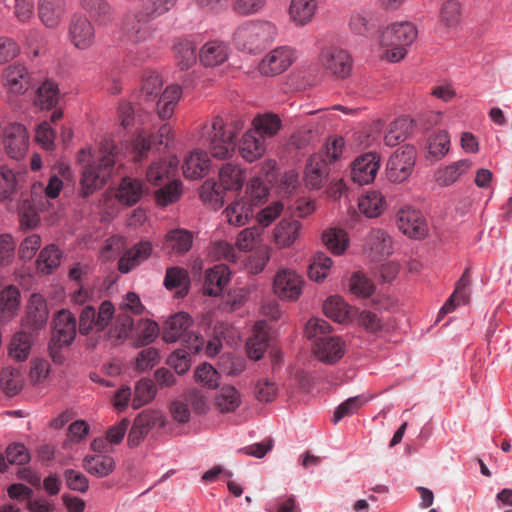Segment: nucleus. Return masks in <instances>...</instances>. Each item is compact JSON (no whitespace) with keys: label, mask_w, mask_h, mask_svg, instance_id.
Wrapping results in <instances>:
<instances>
[{"label":"nucleus","mask_w":512,"mask_h":512,"mask_svg":"<svg viewBox=\"0 0 512 512\" xmlns=\"http://www.w3.org/2000/svg\"><path fill=\"white\" fill-rule=\"evenodd\" d=\"M116 145L112 140L104 139L96 154L89 147L82 148L77 154L81 168V191L84 197L103 187L111 176L116 162Z\"/></svg>","instance_id":"nucleus-1"},{"label":"nucleus","mask_w":512,"mask_h":512,"mask_svg":"<svg viewBox=\"0 0 512 512\" xmlns=\"http://www.w3.org/2000/svg\"><path fill=\"white\" fill-rule=\"evenodd\" d=\"M278 35L277 26L270 21H248L234 32V42L238 49L257 53L272 43Z\"/></svg>","instance_id":"nucleus-2"},{"label":"nucleus","mask_w":512,"mask_h":512,"mask_svg":"<svg viewBox=\"0 0 512 512\" xmlns=\"http://www.w3.org/2000/svg\"><path fill=\"white\" fill-rule=\"evenodd\" d=\"M246 179L245 170L239 165L226 163L219 170V185L206 181L202 187L201 198L214 209L222 207L224 197L220 188L229 191H238Z\"/></svg>","instance_id":"nucleus-3"},{"label":"nucleus","mask_w":512,"mask_h":512,"mask_svg":"<svg viewBox=\"0 0 512 512\" xmlns=\"http://www.w3.org/2000/svg\"><path fill=\"white\" fill-rule=\"evenodd\" d=\"M77 322L75 316L62 309L53 319V330L48 344V352L55 364H62L65 360L64 349L69 347L76 337Z\"/></svg>","instance_id":"nucleus-4"},{"label":"nucleus","mask_w":512,"mask_h":512,"mask_svg":"<svg viewBox=\"0 0 512 512\" xmlns=\"http://www.w3.org/2000/svg\"><path fill=\"white\" fill-rule=\"evenodd\" d=\"M417 37V29L411 22L395 23L385 28L380 37L382 46L390 47L385 53L387 60L398 62L407 53L406 46L411 45Z\"/></svg>","instance_id":"nucleus-5"},{"label":"nucleus","mask_w":512,"mask_h":512,"mask_svg":"<svg viewBox=\"0 0 512 512\" xmlns=\"http://www.w3.org/2000/svg\"><path fill=\"white\" fill-rule=\"evenodd\" d=\"M144 306L139 296L134 292L127 293L119 304L118 314L113 325L107 332V337L113 343H119L126 340L132 332L134 320L131 314L139 315Z\"/></svg>","instance_id":"nucleus-6"},{"label":"nucleus","mask_w":512,"mask_h":512,"mask_svg":"<svg viewBox=\"0 0 512 512\" xmlns=\"http://www.w3.org/2000/svg\"><path fill=\"white\" fill-rule=\"evenodd\" d=\"M205 138L211 155L218 159H225L235 150V132L225 129L222 118L216 117L209 127H206Z\"/></svg>","instance_id":"nucleus-7"},{"label":"nucleus","mask_w":512,"mask_h":512,"mask_svg":"<svg viewBox=\"0 0 512 512\" xmlns=\"http://www.w3.org/2000/svg\"><path fill=\"white\" fill-rule=\"evenodd\" d=\"M170 133L169 124H162L156 134L141 130L132 142L133 159L140 162L151 152L158 151L161 145L166 146Z\"/></svg>","instance_id":"nucleus-8"},{"label":"nucleus","mask_w":512,"mask_h":512,"mask_svg":"<svg viewBox=\"0 0 512 512\" xmlns=\"http://www.w3.org/2000/svg\"><path fill=\"white\" fill-rule=\"evenodd\" d=\"M416 161V150L405 145L397 149L387 163V177L390 181L401 183L412 174Z\"/></svg>","instance_id":"nucleus-9"},{"label":"nucleus","mask_w":512,"mask_h":512,"mask_svg":"<svg viewBox=\"0 0 512 512\" xmlns=\"http://www.w3.org/2000/svg\"><path fill=\"white\" fill-rule=\"evenodd\" d=\"M95 23L87 16L74 14L68 24V39L79 50H89L96 43Z\"/></svg>","instance_id":"nucleus-10"},{"label":"nucleus","mask_w":512,"mask_h":512,"mask_svg":"<svg viewBox=\"0 0 512 512\" xmlns=\"http://www.w3.org/2000/svg\"><path fill=\"white\" fill-rule=\"evenodd\" d=\"M150 19L142 10L126 14L121 25L122 37L132 44L146 42L153 34Z\"/></svg>","instance_id":"nucleus-11"},{"label":"nucleus","mask_w":512,"mask_h":512,"mask_svg":"<svg viewBox=\"0 0 512 512\" xmlns=\"http://www.w3.org/2000/svg\"><path fill=\"white\" fill-rule=\"evenodd\" d=\"M322 67L338 78H346L352 70V59L349 53L336 46H329L322 49L320 54Z\"/></svg>","instance_id":"nucleus-12"},{"label":"nucleus","mask_w":512,"mask_h":512,"mask_svg":"<svg viewBox=\"0 0 512 512\" xmlns=\"http://www.w3.org/2000/svg\"><path fill=\"white\" fill-rule=\"evenodd\" d=\"M398 229L405 235L414 239H422L427 235L426 219L419 210L412 207L401 208L396 215Z\"/></svg>","instance_id":"nucleus-13"},{"label":"nucleus","mask_w":512,"mask_h":512,"mask_svg":"<svg viewBox=\"0 0 512 512\" xmlns=\"http://www.w3.org/2000/svg\"><path fill=\"white\" fill-rule=\"evenodd\" d=\"M4 149L14 159L24 158L28 150L29 137L26 128L19 123H11L4 128Z\"/></svg>","instance_id":"nucleus-14"},{"label":"nucleus","mask_w":512,"mask_h":512,"mask_svg":"<svg viewBox=\"0 0 512 512\" xmlns=\"http://www.w3.org/2000/svg\"><path fill=\"white\" fill-rule=\"evenodd\" d=\"M303 280L290 269L279 270L273 282L274 293L282 300H297L302 293Z\"/></svg>","instance_id":"nucleus-15"},{"label":"nucleus","mask_w":512,"mask_h":512,"mask_svg":"<svg viewBox=\"0 0 512 512\" xmlns=\"http://www.w3.org/2000/svg\"><path fill=\"white\" fill-rule=\"evenodd\" d=\"M295 59L294 50L281 46L269 52L260 62L259 71L265 76H275L288 69Z\"/></svg>","instance_id":"nucleus-16"},{"label":"nucleus","mask_w":512,"mask_h":512,"mask_svg":"<svg viewBox=\"0 0 512 512\" xmlns=\"http://www.w3.org/2000/svg\"><path fill=\"white\" fill-rule=\"evenodd\" d=\"M380 167V157L375 152H368L357 157L352 163L351 178L359 185L372 182Z\"/></svg>","instance_id":"nucleus-17"},{"label":"nucleus","mask_w":512,"mask_h":512,"mask_svg":"<svg viewBox=\"0 0 512 512\" xmlns=\"http://www.w3.org/2000/svg\"><path fill=\"white\" fill-rule=\"evenodd\" d=\"M345 353V343L336 336L320 338L314 345V354L317 359L326 364H333L340 360Z\"/></svg>","instance_id":"nucleus-18"},{"label":"nucleus","mask_w":512,"mask_h":512,"mask_svg":"<svg viewBox=\"0 0 512 512\" xmlns=\"http://www.w3.org/2000/svg\"><path fill=\"white\" fill-rule=\"evenodd\" d=\"M79 5L98 26H107L114 19V8L108 0H80Z\"/></svg>","instance_id":"nucleus-19"},{"label":"nucleus","mask_w":512,"mask_h":512,"mask_svg":"<svg viewBox=\"0 0 512 512\" xmlns=\"http://www.w3.org/2000/svg\"><path fill=\"white\" fill-rule=\"evenodd\" d=\"M65 13V0H38V16L47 28H56Z\"/></svg>","instance_id":"nucleus-20"},{"label":"nucleus","mask_w":512,"mask_h":512,"mask_svg":"<svg viewBox=\"0 0 512 512\" xmlns=\"http://www.w3.org/2000/svg\"><path fill=\"white\" fill-rule=\"evenodd\" d=\"M48 319V309L45 300L38 294L30 297L24 326L32 331L39 330L44 327Z\"/></svg>","instance_id":"nucleus-21"},{"label":"nucleus","mask_w":512,"mask_h":512,"mask_svg":"<svg viewBox=\"0 0 512 512\" xmlns=\"http://www.w3.org/2000/svg\"><path fill=\"white\" fill-rule=\"evenodd\" d=\"M62 187V180L55 175L50 177L46 185L42 182L33 183L31 186V201L33 206L36 209H42L45 205L44 200L57 198Z\"/></svg>","instance_id":"nucleus-22"},{"label":"nucleus","mask_w":512,"mask_h":512,"mask_svg":"<svg viewBox=\"0 0 512 512\" xmlns=\"http://www.w3.org/2000/svg\"><path fill=\"white\" fill-rule=\"evenodd\" d=\"M152 253V244L142 241L128 249L118 261V269L121 273H129L132 269L147 260Z\"/></svg>","instance_id":"nucleus-23"},{"label":"nucleus","mask_w":512,"mask_h":512,"mask_svg":"<svg viewBox=\"0 0 512 512\" xmlns=\"http://www.w3.org/2000/svg\"><path fill=\"white\" fill-rule=\"evenodd\" d=\"M317 0H291L288 8L290 21L297 27L309 24L317 11Z\"/></svg>","instance_id":"nucleus-24"},{"label":"nucleus","mask_w":512,"mask_h":512,"mask_svg":"<svg viewBox=\"0 0 512 512\" xmlns=\"http://www.w3.org/2000/svg\"><path fill=\"white\" fill-rule=\"evenodd\" d=\"M229 57V47L218 40L209 41L199 51V60L205 67L223 64Z\"/></svg>","instance_id":"nucleus-25"},{"label":"nucleus","mask_w":512,"mask_h":512,"mask_svg":"<svg viewBox=\"0 0 512 512\" xmlns=\"http://www.w3.org/2000/svg\"><path fill=\"white\" fill-rule=\"evenodd\" d=\"M3 80L10 92L20 94L28 89L30 76L25 66L13 64L5 68Z\"/></svg>","instance_id":"nucleus-26"},{"label":"nucleus","mask_w":512,"mask_h":512,"mask_svg":"<svg viewBox=\"0 0 512 512\" xmlns=\"http://www.w3.org/2000/svg\"><path fill=\"white\" fill-rule=\"evenodd\" d=\"M301 223L295 219H283L274 228L273 240L277 248L290 247L299 237Z\"/></svg>","instance_id":"nucleus-27"},{"label":"nucleus","mask_w":512,"mask_h":512,"mask_svg":"<svg viewBox=\"0 0 512 512\" xmlns=\"http://www.w3.org/2000/svg\"><path fill=\"white\" fill-rule=\"evenodd\" d=\"M270 335L268 325L264 321L256 322L253 335L249 338L246 348L251 359L259 360L269 346Z\"/></svg>","instance_id":"nucleus-28"},{"label":"nucleus","mask_w":512,"mask_h":512,"mask_svg":"<svg viewBox=\"0 0 512 512\" xmlns=\"http://www.w3.org/2000/svg\"><path fill=\"white\" fill-rule=\"evenodd\" d=\"M230 270L224 264L215 265L207 270L204 282V293L209 296H218L230 280Z\"/></svg>","instance_id":"nucleus-29"},{"label":"nucleus","mask_w":512,"mask_h":512,"mask_svg":"<svg viewBox=\"0 0 512 512\" xmlns=\"http://www.w3.org/2000/svg\"><path fill=\"white\" fill-rule=\"evenodd\" d=\"M192 323L191 317L185 312H179L171 316L164 325L162 338L167 343L176 342L184 337Z\"/></svg>","instance_id":"nucleus-30"},{"label":"nucleus","mask_w":512,"mask_h":512,"mask_svg":"<svg viewBox=\"0 0 512 512\" xmlns=\"http://www.w3.org/2000/svg\"><path fill=\"white\" fill-rule=\"evenodd\" d=\"M265 151V140L259 137L255 131H247L239 142V153L248 162L259 159Z\"/></svg>","instance_id":"nucleus-31"},{"label":"nucleus","mask_w":512,"mask_h":512,"mask_svg":"<svg viewBox=\"0 0 512 512\" xmlns=\"http://www.w3.org/2000/svg\"><path fill=\"white\" fill-rule=\"evenodd\" d=\"M210 160L206 152L194 150L184 160L183 174L188 179H199L209 170Z\"/></svg>","instance_id":"nucleus-32"},{"label":"nucleus","mask_w":512,"mask_h":512,"mask_svg":"<svg viewBox=\"0 0 512 512\" xmlns=\"http://www.w3.org/2000/svg\"><path fill=\"white\" fill-rule=\"evenodd\" d=\"M328 163L322 154L310 157L305 171V181L311 188H320L328 175Z\"/></svg>","instance_id":"nucleus-33"},{"label":"nucleus","mask_w":512,"mask_h":512,"mask_svg":"<svg viewBox=\"0 0 512 512\" xmlns=\"http://www.w3.org/2000/svg\"><path fill=\"white\" fill-rule=\"evenodd\" d=\"M365 247L374 259H380L392 253V239L385 231L373 229L366 238Z\"/></svg>","instance_id":"nucleus-34"},{"label":"nucleus","mask_w":512,"mask_h":512,"mask_svg":"<svg viewBox=\"0 0 512 512\" xmlns=\"http://www.w3.org/2000/svg\"><path fill=\"white\" fill-rule=\"evenodd\" d=\"M143 193L144 185L141 180L125 177L119 185L116 197L122 204L132 206L141 199Z\"/></svg>","instance_id":"nucleus-35"},{"label":"nucleus","mask_w":512,"mask_h":512,"mask_svg":"<svg viewBox=\"0 0 512 512\" xmlns=\"http://www.w3.org/2000/svg\"><path fill=\"white\" fill-rule=\"evenodd\" d=\"M86 472L97 477H106L115 469L114 458L105 454L87 455L83 459Z\"/></svg>","instance_id":"nucleus-36"},{"label":"nucleus","mask_w":512,"mask_h":512,"mask_svg":"<svg viewBox=\"0 0 512 512\" xmlns=\"http://www.w3.org/2000/svg\"><path fill=\"white\" fill-rule=\"evenodd\" d=\"M178 159L171 157L168 161L153 162L147 169V181L153 185H161L165 179L170 180L176 172Z\"/></svg>","instance_id":"nucleus-37"},{"label":"nucleus","mask_w":512,"mask_h":512,"mask_svg":"<svg viewBox=\"0 0 512 512\" xmlns=\"http://www.w3.org/2000/svg\"><path fill=\"white\" fill-rule=\"evenodd\" d=\"M224 214L231 225L244 226L253 216L252 204L240 198L232 202L224 211Z\"/></svg>","instance_id":"nucleus-38"},{"label":"nucleus","mask_w":512,"mask_h":512,"mask_svg":"<svg viewBox=\"0 0 512 512\" xmlns=\"http://www.w3.org/2000/svg\"><path fill=\"white\" fill-rule=\"evenodd\" d=\"M59 97L58 85L51 80H46L37 89L34 104L40 109L49 110L57 105Z\"/></svg>","instance_id":"nucleus-39"},{"label":"nucleus","mask_w":512,"mask_h":512,"mask_svg":"<svg viewBox=\"0 0 512 512\" xmlns=\"http://www.w3.org/2000/svg\"><path fill=\"white\" fill-rule=\"evenodd\" d=\"M385 198L378 191H368L359 199L358 207L368 218L379 216L385 209Z\"/></svg>","instance_id":"nucleus-40"},{"label":"nucleus","mask_w":512,"mask_h":512,"mask_svg":"<svg viewBox=\"0 0 512 512\" xmlns=\"http://www.w3.org/2000/svg\"><path fill=\"white\" fill-rule=\"evenodd\" d=\"M193 242V235L186 229H174L167 233L165 246L177 254H183L190 250Z\"/></svg>","instance_id":"nucleus-41"},{"label":"nucleus","mask_w":512,"mask_h":512,"mask_svg":"<svg viewBox=\"0 0 512 512\" xmlns=\"http://www.w3.org/2000/svg\"><path fill=\"white\" fill-rule=\"evenodd\" d=\"M472 166L468 159L459 160L436 172V182L440 186H449L455 183L458 178Z\"/></svg>","instance_id":"nucleus-42"},{"label":"nucleus","mask_w":512,"mask_h":512,"mask_svg":"<svg viewBox=\"0 0 512 512\" xmlns=\"http://www.w3.org/2000/svg\"><path fill=\"white\" fill-rule=\"evenodd\" d=\"M180 97L181 88L178 85H170L163 91L157 103L158 115L162 120L173 115L175 105Z\"/></svg>","instance_id":"nucleus-43"},{"label":"nucleus","mask_w":512,"mask_h":512,"mask_svg":"<svg viewBox=\"0 0 512 512\" xmlns=\"http://www.w3.org/2000/svg\"><path fill=\"white\" fill-rule=\"evenodd\" d=\"M324 314L337 323L346 322L352 313V309L339 296L329 297L323 304Z\"/></svg>","instance_id":"nucleus-44"},{"label":"nucleus","mask_w":512,"mask_h":512,"mask_svg":"<svg viewBox=\"0 0 512 512\" xmlns=\"http://www.w3.org/2000/svg\"><path fill=\"white\" fill-rule=\"evenodd\" d=\"M254 129L256 134L263 140L275 136L281 128V120L276 114L267 113L259 115L253 120Z\"/></svg>","instance_id":"nucleus-45"},{"label":"nucleus","mask_w":512,"mask_h":512,"mask_svg":"<svg viewBox=\"0 0 512 512\" xmlns=\"http://www.w3.org/2000/svg\"><path fill=\"white\" fill-rule=\"evenodd\" d=\"M240 404V393L233 386H223L215 397V406L221 413L234 412Z\"/></svg>","instance_id":"nucleus-46"},{"label":"nucleus","mask_w":512,"mask_h":512,"mask_svg":"<svg viewBox=\"0 0 512 512\" xmlns=\"http://www.w3.org/2000/svg\"><path fill=\"white\" fill-rule=\"evenodd\" d=\"M412 128V120L408 117H400L389 125L384 136V142L387 146H395L404 141Z\"/></svg>","instance_id":"nucleus-47"},{"label":"nucleus","mask_w":512,"mask_h":512,"mask_svg":"<svg viewBox=\"0 0 512 512\" xmlns=\"http://www.w3.org/2000/svg\"><path fill=\"white\" fill-rule=\"evenodd\" d=\"M174 52L178 66L182 69H189L196 63V46L189 39H179L175 42Z\"/></svg>","instance_id":"nucleus-48"},{"label":"nucleus","mask_w":512,"mask_h":512,"mask_svg":"<svg viewBox=\"0 0 512 512\" xmlns=\"http://www.w3.org/2000/svg\"><path fill=\"white\" fill-rule=\"evenodd\" d=\"M322 241L324 245L333 254L340 255L348 247L347 233L341 228H329L322 234Z\"/></svg>","instance_id":"nucleus-49"},{"label":"nucleus","mask_w":512,"mask_h":512,"mask_svg":"<svg viewBox=\"0 0 512 512\" xmlns=\"http://www.w3.org/2000/svg\"><path fill=\"white\" fill-rule=\"evenodd\" d=\"M156 386L151 379L143 378L139 380L134 389L132 407L139 409L154 399L156 395Z\"/></svg>","instance_id":"nucleus-50"},{"label":"nucleus","mask_w":512,"mask_h":512,"mask_svg":"<svg viewBox=\"0 0 512 512\" xmlns=\"http://www.w3.org/2000/svg\"><path fill=\"white\" fill-rule=\"evenodd\" d=\"M0 385L8 396L18 394L23 385V377L18 369L4 368L0 373Z\"/></svg>","instance_id":"nucleus-51"},{"label":"nucleus","mask_w":512,"mask_h":512,"mask_svg":"<svg viewBox=\"0 0 512 512\" xmlns=\"http://www.w3.org/2000/svg\"><path fill=\"white\" fill-rule=\"evenodd\" d=\"M332 260L325 253H316L308 267V276L316 282L322 281L329 273Z\"/></svg>","instance_id":"nucleus-52"},{"label":"nucleus","mask_w":512,"mask_h":512,"mask_svg":"<svg viewBox=\"0 0 512 512\" xmlns=\"http://www.w3.org/2000/svg\"><path fill=\"white\" fill-rule=\"evenodd\" d=\"M270 260V248L260 247L252 252L244 261L245 270L249 274H259L266 267Z\"/></svg>","instance_id":"nucleus-53"},{"label":"nucleus","mask_w":512,"mask_h":512,"mask_svg":"<svg viewBox=\"0 0 512 512\" xmlns=\"http://www.w3.org/2000/svg\"><path fill=\"white\" fill-rule=\"evenodd\" d=\"M20 294L16 287L8 286L0 293V311L4 318H11L17 311Z\"/></svg>","instance_id":"nucleus-54"},{"label":"nucleus","mask_w":512,"mask_h":512,"mask_svg":"<svg viewBox=\"0 0 512 512\" xmlns=\"http://www.w3.org/2000/svg\"><path fill=\"white\" fill-rule=\"evenodd\" d=\"M60 257V251L54 245L45 247L37 259L38 270L44 274L51 273L60 264Z\"/></svg>","instance_id":"nucleus-55"},{"label":"nucleus","mask_w":512,"mask_h":512,"mask_svg":"<svg viewBox=\"0 0 512 512\" xmlns=\"http://www.w3.org/2000/svg\"><path fill=\"white\" fill-rule=\"evenodd\" d=\"M182 193V185L178 180L169 181L155 192L156 203L160 206H167L176 202Z\"/></svg>","instance_id":"nucleus-56"},{"label":"nucleus","mask_w":512,"mask_h":512,"mask_svg":"<svg viewBox=\"0 0 512 512\" xmlns=\"http://www.w3.org/2000/svg\"><path fill=\"white\" fill-rule=\"evenodd\" d=\"M31 336L26 332H20L14 335L10 343V356L18 361L25 360L30 352Z\"/></svg>","instance_id":"nucleus-57"},{"label":"nucleus","mask_w":512,"mask_h":512,"mask_svg":"<svg viewBox=\"0 0 512 512\" xmlns=\"http://www.w3.org/2000/svg\"><path fill=\"white\" fill-rule=\"evenodd\" d=\"M189 282L187 271L179 267H170L166 271L164 285L168 290L174 288H183L184 291H180L179 294L185 295L187 293V285Z\"/></svg>","instance_id":"nucleus-58"},{"label":"nucleus","mask_w":512,"mask_h":512,"mask_svg":"<svg viewBox=\"0 0 512 512\" xmlns=\"http://www.w3.org/2000/svg\"><path fill=\"white\" fill-rule=\"evenodd\" d=\"M17 190L15 173L6 166H0V200H11Z\"/></svg>","instance_id":"nucleus-59"},{"label":"nucleus","mask_w":512,"mask_h":512,"mask_svg":"<svg viewBox=\"0 0 512 512\" xmlns=\"http://www.w3.org/2000/svg\"><path fill=\"white\" fill-rule=\"evenodd\" d=\"M115 312V308L110 301H103L98 310L94 308V319L95 325L93 326V331L102 332L111 322L113 315Z\"/></svg>","instance_id":"nucleus-60"},{"label":"nucleus","mask_w":512,"mask_h":512,"mask_svg":"<svg viewBox=\"0 0 512 512\" xmlns=\"http://www.w3.org/2000/svg\"><path fill=\"white\" fill-rule=\"evenodd\" d=\"M450 138L446 131H439L430 136L428 152L435 158L443 157L449 151Z\"/></svg>","instance_id":"nucleus-61"},{"label":"nucleus","mask_w":512,"mask_h":512,"mask_svg":"<svg viewBox=\"0 0 512 512\" xmlns=\"http://www.w3.org/2000/svg\"><path fill=\"white\" fill-rule=\"evenodd\" d=\"M137 427L143 428L146 433L155 427H162L165 424L164 417L157 410H143L134 420Z\"/></svg>","instance_id":"nucleus-62"},{"label":"nucleus","mask_w":512,"mask_h":512,"mask_svg":"<svg viewBox=\"0 0 512 512\" xmlns=\"http://www.w3.org/2000/svg\"><path fill=\"white\" fill-rule=\"evenodd\" d=\"M460 6L457 2L448 0L440 9L439 20L446 28H453L459 23Z\"/></svg>","instance_id":"nucleus-63"},{"label":"nucleus","mask_w":512,"mask_h":512,"mask_svg":"<svg viewBox=\"0 0 512 512\" xmlns=\"http://www.w3.org/2000/svg\"><path fill=\"white\" fill-rule=\"evenodd\" d=\"M268 196V189L260 178L251 179L245 200L252 204V207L260 205Z\"/></svg>","instance_id":"nucleus-64"}]
</instances>
